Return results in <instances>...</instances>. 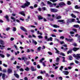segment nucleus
I'll return each mask as SVG.
<instances>
[{"instance_id":"f257e3e1","label":"nucleus","mask_w":80,"mask_h":80,"mask_svg":"<svg viewBox=\"0 0 80 80\" xmlns=\"http://www.w3.org/2000/svg\"><path fill=\"white\" fill-rule=\"evenodd\" d=\"M30 5V2L28 1H26V3L23 5L21 6V7L23 8H25L26 7H28Z\"/></svg>"},{"instance_id":"f03ea898","label":"nucleus","mask_w":80,"mask_h":80,"mask_svg":"<svg viewBox=\"0 0 80 80\" xmlns=\"http://www.w3.org/2000/svg\"><path fill=\"white\" fill-rule=\"evenodd\" d=\"M73 57H75V58H76L77 60H78L79 58H80V54H77V55L74 54L73 55Z\"/></svg>"},{"instance_id":"7ed1b4c3","label":"nucleus","mask_w":80,"mask_h":80,"mask_svg":"<svg viewBox=\"0 0 80 80\" xmlns=\"http://www.w3.org/2000/svg\"><path fill=\"white\" fill-rule=\"evenodd\" d=\"M65 40L67 41V42H72V41H73V39L72 38L71 39H68L67 38H66Z\"/></svg>"},{"instance_id":"20e7f679","label":"nucleus","mask_w":80,"mask_h":80,"mask_svg":"<svg viewBox=\"0 0 80 80\" xmlns=\"http://www.w3.org/2000/svg\"><path fill=\"white\" fill-rule=\"evenodd\" d=\"M20 28V29H21V30H22L24 32H27V29H26L25 28L22 26Z\"/></svg>"},{"instance_id":"39448f33","label":"nucleus","mask_w":80,"mask_h":80,"mask_svg":"<svg viewBox=\"0 0 80 80\" xmlns=\"http://www.w3.org/2000/svg\"><path fill=\"white\" fill-rule=\"evenodd\" d=\"M50 10L52 12H58V10L56 9H50Z\"/></svg>"},{"instance_id":"423d86ee","label":"nucleus","mask_w":80,"mask_h":80,"mask_svg":"<svg viewBox=\"0 0 80 80\" xmlns=\"http://www.w3.org/2000/svg\"><path fill=\"white\" fill-rule=\"evenodd\" d=\"M31 70L32 72H34L37 70V69L34 68V67L32 66L31 67Z\"/></svg>"},{"instance_id":"0eeeda50","label":"nucleus","mask_w":80,"mask_h":80,"mask_svg":"<svg viewBox=\"0 0 80 80\" xmlns=\"http://www.w3.org/2000/svg\"><path fill=\"white\" fill-rule=\"evenodd\" d=\"M22 60H24V62H25L26 60H27L28 58H27L26 57H22L21 58Z\"/></svg>"},{"instance_id":"6e6552de","label":"nucleus","mask_w":80,"mask_h":80,"mask_svg":"<svg viewBox=\"0 0 80 80\" xmlns=\"http://www.w3.org/2000/svg\"><path fill=\"white\" fill-rule=\"evenodd\" d=\"M59 5L60 7H62V6H63L64 5H65V3H64V2H61L58 4Z\"/></svg>"},{"instance_id":"1a4fd4ad","label":"nucleus","mask_w":80,"mask_h":80,"mask_svg":"<svg viewBox=\"0 0 80 80\" xmlns=\"http://www.w3.org/2000/svg\"><path fill=\"white\" fill-rule=\"evenodd\" d=\"M75 36L78 37V40L80 43V36H78V34H76Z\"/></svg>"},{"instance_id":"9d476101","label":"nucleus","mask_w":80,"mask_h":80,"mask_svg":"<svg viewBox=\"0 0 80 80\" xmlns=\"http://www.w3.org/2000/svg\"><path fill=\"white\" fill-rule=\"evenodd\" d=\"M25 12L24 11H21V12H19V14H20L21 15H23L24 17L25 16Z\"/></svg>"},{"instance_id":"9b49d317","label":"nucleus","mask_w":80,"mask_h":80,"mask_svg":"<svg viewBox=\"0 0 80 80\" xmlns=\"http://www.w3.org/2000/svg\"><path fill=\"white\" fill-rule=\"evenodd\" d=\"M58 22H62V23H65V22L64 20H58Z\"/></svg>"},{"instance_id":"f8f14e48","label":"nucleus","mask_w":80,"mask_h":80,"mask_svg":"<svg viewBox=\"0 0 80 80\" xmlns=\"http://www.w3.org/2000/svg\"><path fill=\"white\" fill-rule=\"evenodd\" d=\"M62 73H63L64 74V75H68V72L67 71H63L62 72Z\"/></svg>"},{"instance_id":"ddd939ff","label":"nucleus","mask_w":80,"mask_h":80,"mask_svg":"<svg viewBox=\"0 0 80 80\" xmlns=\"http://www.w3.org/2000/svg\"><path fill=\"white\" fill-rule=\"evenodd\" d=\"M8 73H10L12 72V69L9 68L8 70Z\"/></svg>"},{"instance_id":"4468645a","label":"nucleus","mask_w":80,"mask_h":80,"mask_svg":"<svg viewBox=\"0 0 80 80\" xmlns=\"http://www.w3.org/2000/svg\"><path fill=\"white\" fill-rule=\"evenodd\" d=\"M79 49H80V48H77L76 47H74V48H73V51H74V52H76V51H77V50H79Z\"/></svg>"},{"instance_id":"2eb2a0df","label":"nucleus","mask_w":80,"mask_h":80,"mask_svg":"<svg viewBox=\"0 0 80 80\" xmlns=\"http://www.w3.org/2000/svg\"><path fill=\"white\" fill-rule=\"evenodd\" d=\"M45 60V58H42L41 59L39 60V62L40 63H43V61Z\"/></svg>"},{"instance_id":"dca6fc26","label":"nucleus","mask_w":80,"mask_h":80,"mask_svg":"<svg viewBox=\"0 0 80 80\" xmlns=\"http://www.w3.org/2000/svg\"><path fill=\"white\" fill-rule=\"evenodd\" d=\"M74 8L76 9H80V7L77 5H76L74 7Z\"/></svg>"},{"instance_id":"f3484780","label":"nucleus","mask_w":80,"mask_h":80,"mask_svg":"<svg viewBox=\"0 0 80 80\" xmlns=\"http://www.w3.org/2000/svg\"><path fill=\"white\" fill-rule=\"evenodd\" d=\"M54 49L56 50V53H58V54H59V52H60V51L57 49L55 48H54Z\"/></svg>"},{"instance_id":"a211bd4d","label":"nucleus","mask_w":80,"mask_h":80,"mask_svg":"<svg viewBox=\"0 0 80 80\" xmlns=\"http://www.w3.org/2000/svg\"><path fill=\"white\" fill-rule=\"evenodd\" d=\"M32 42L33 43H34L35 45H37V42H36V41H35V40L33 39H32Z\"/></svg>"},{"instance_id":"6ab92c4d","label":"nucleus","mask_w":80,"mask_h":80,"mask_svg":"<svg viewBox=\"0 0 80 80\" xmlns=\"http://www.w3.org/2000/svg\"><path fill=\"white\" fill-rule=\"evenodd\" d=\"M4 17L7 19L8 22H9V19H8V15H7Z\"/></svg>"},{"instance_id":"aec40b11","label":"nucleus","mask_w":80,"mask_h":80,"mask_svg":"<svg viewBox=\"0 0 80 80\" xmlns=\"http://www.w3.org/2000/svg\"><path fill=\"white\" fill-rule=\"evenodd\" d=\"M0 43L1 45H4V42L2 40H0Z\"/></svg>"},{"instance_id":"412c9836","label":"nucleus","mask_w":80,"mask_h":80,"mask_svg":"<svg viewBox=\"0 0 80 80\" xmlns=\"http://www.w3.org/2000/svg\"><path fill=\"white\" fill-rule=\"evenodd\" d=\"M52 38L50 37L48 39L47 41H52Z\"/></svg>"},{"instance_id":"4be33fe9","label":"nucleus","mask_w":80,"mask_h":80,"mask_svg":"<svg viewBox=\"0 0 80 80\" xmlns=\"http://www.w3.org/2000/svg\"><path fill=\"white\" fill-rule=\"evenodd\" d=\"M14 75H15L17 78H19V76L18 74L15 73L14 74Z\"/></svg>"},{"instance_id":"5701e85b","label":"nucleus","mask_w":80,"mask_h":80,"mask_svg":"<svg viewBox=\"0 0 80 80\" xmlns=\"http://www.w3.org/2000/svg\"><path fill=\"white\" fill-rule=\"evenodd\" d=\"M38 18L39 20H42V19H43V18L42 17L41 15H39L38 16Z\"/></svg>"},{"instance_id":"b1692460","label":"nucleus","mask_w":80,"mask_h":80,"mask_svg":"<svg viewBox=\"0 0 80 80\" xmlns=\"http://www.w3.org/2000/svg\"><path fill=\"white\" fill-rule=\"evenodd\" d=\"M71 17H72L73 18H76V16L74 15L73 14H71Z\"/></svg>"},{"instance_id":"393cba45","label":"nucleus","mask_w":80,"mask_h":80,"mask_svg":"<svg viewBox=\"0 0 80 80\" xmlns=\"http://www.w3.org/2000/svg\"><path fill=\"white\" fill-rule=\"evenodd\" d=\"M14 48H15L16 49V50H18V49L17 48V45L14 44Z\"/></svg>"},{"instance_id":"a878e982","label":"nucleus","mask_w":80,"mask_h":80,"mask_svg":"<svg viewBox=\"0 0 80 80\" xmlns=\"http://www.w3.org/2000/svg\"><path fill=\"white\" fill-rule=\"evenodd\" d=\"M62 18V16H59L56 18V19H61Z\"/></svg>"},{"instance_id":"bb28decb","label":"nucleus","mask_w":80,"mask_h":80,"mask_svg":"<svg viewBox=\"0 0 80 80\" xmlns=\"http://www.w3.org/2000/svg\"><path fill=\"white\" fill-rule=\"evenodd\" d=\"M74 27H75V28H78L79 26L78 25H74L73 26Z\"/></svg>"},{"instance_id":"cd10ccee","label":"nucleus","mask_w":80,"mask_h":80,"mask_svg":"<svg viewBox=\"0 0 80 80\" xmlns=\"http://www.w3.org/2000/svg\"><path fill=\"white\" fill-rule=\"evenodd\" d=\"M2 78H3V79H5V74L3 73L2 74Z\"/></svg>"},{"instance_id":"c85d7f7f","label":"nucleus","mask_w":80,"mask_h":80,"mask_svg":"<svg viewBox=\"0 0 80 80\" xmlns=\"http://www.w3.org/2000/svg\"><path fill=\"white\" fill-rule=\"evenodd\" d=\"M25 70H26V71H29L30 69H29V68L28 67H27L25 69Z\"/></svg>"},{"instance_id":"c756f323","label":"nucleus","mask_w":80,"mask_h":80,"mask_svg":"<svg viewBox=\"0 0 80 80\" xmlns=\"http://www.w3.org/2000/svg\"><path fill=\"white\" fill-rule=\"evenodd\" d=\"M41 48H42L41 47H39L38 48H37V50L38 51H40V50H41Z\"/></svg>"},{"instance_id":"7c9ffc66","label":"nucleus","mask_w":80,"mask_h":80,"mask_svg":"<svg viewBox=\"0 0 80 80\" xmlns=\"http://www.w3.org/2000/svg\"><path fill=\"white\" fill-rule=\"evenodd\" d=\"M0 57H2V58H4V57H5V56L4 55L0 53Z\"/></svg>"},{"instance_id":"2f4dec72","label":"nucleus","mask_w":80,"mask_h":80,"mask_svg":"<svg viewBox=\"0 0 80 80\" xmlns=\"http://www.w3.org/2000/svg\"><path fill=\"white\" fill-rule=\"evenodd\" d=\"M53 27H55V28H59V27L58 26L56 25H53Z\"/></svg>"},{"instance_id":"473e14b6","label":"nucleus","mask_w":80,"mask_h":80,"mask_svg":"<svg viewBox=\"0 0 80 80\" xmlns=\"http://www.w3.org/2000/svg\"><path fill=\"white\" fill-rule=\"evenodd\" d=\"M63 68V66H62L60 67V68H59V69L61 70V72H62V69Z\"/></svg>"},{"instance_id":"72a5a7b5","label":"nucleus","mask_w":80,"mask_h":80,"mask_svg":"<svg viewBox=\"0 0 80 80\" xmlns=\"http://www.w3.org/2000/svg\"><path fill=\"white\" fill-rule=\"evenodd\" d=\"M38 79H42V76H39L37 77Z\"/></svg>"},{"instance_id":"f704fd0d","label":"nucleus","mask_w":80,"mask_h":80,"mask_svg":"<svg viewBox=\"0 0 80 80\" xmlns=\"http://www.w3.org/2000/svg\"><path fill=\"white\" fill-rule=\"evenodd\" d=\"M59 60L60 58H59L58 57H57L56 59V62H59Z\"/></svg>"},{"instance_id":"c9c22d12","label":"nucleus","mask_w":80,"mask_h":80,"mask_svg":"<svg viewBox=\"0 0 80 80\" xmlns=\"http://www.w3.org/2000/svg\"><path fill=\"white\" fill-rule=\"evenodd\" d=\"M12 31H13L14 32H15L16 30H17V29H16V28L14 27L12 28Z\"/></svg>"},{"instance_id":"e433bc0d","label":"nucleus","mask_w":80,"mask_h":80,"mask_svg":"<svg viewBox=\"0 0 80 80\" xmlns=\"http://www.w3.org/2000/svg\"><path fill=\"white\" fill-rule=\"evenodd\" d=\"M29 27H31V28H36V27L34 26L30 25L29 26Z\"/></svg>"},{"instance_id":"4c0bfd02","label":"nucleus","mask_w":80,"mask_h":80,"mask_svg":"<svg viewBox=\"0 0 80 80\" xmlns=\"http://www.w3.org/2000/svg\"><path fill=\"white\" fill-rule=\"evenodd\" d=\"M15 55H17V54H19V53H20V52L18 51H17V52H15Z\"/></svg>"},{"instance_id":"58836bf2","label":"nucleus","mask_w":80,"mask_h":80,"mask_svg":"<svg viewBox=\"0 0 80 80\" xmlns=\"http://www.w3.org/2000/svg\"><path fill=\"white\" fill-rule=\"evenodd\" d=\"M11 18L12 20H13V21L14 22H15V18H13V17H11Z\"/></svg>"},{"instance_id":"ea45409f","label":"nucleus","mask_w":80,"mask_h":80,"mask_svg":"<svg viewBox=\"0 0 80 80\" xmlns=\"http://www.w3.org/2000/svg\"><path fill=\"white\" fill-rule=\"evenodd\" d=\"M48 53L49 54V55H53V54L51 52H48Z\"/></svg>"},{"instance_id":"a19ab883","label":"nucleus","mask_w":80,"mask_h":80,"mask_svg":"<svg viewBox=\"0 0 80 80\" xmlns=\"http://www.w3.org/2000/svg\"><path fill=\"white\" fill-rule=\"evenodd\" d=\"M38 37L39 38H43V37L41 35H39L38 36Z\"/></svg>"},{"instance_id":"79ce46f5","label":"nucleus","mask_w":80,"mask_h":80,"mask_svg":"<svg viewBox=\"0 0 80 80\" xmlns=\"http://www.w3.org/2000/svg\"><path fill=\"white\" fill-rule=\"evenodd\" d=\"M59 42L61 44V45H62V44H63L64 43H65L63 41H60Z\"/></svg>"},{"instance_id":"37998d69","label":"nucleus","mask_w":80,"mask_h":80,"mask_svg":"<svg viewBox=\"0 0 80 80\" xmlns=\"http://www.w3.org/2000/svg\"><path fill=\"white\" fill-rule=\"evenodd\" d=\"M26 64L27 65H28L30 64V61H27L26 62Z\"/></svg>"},{"instance_id":"c03bdc74","label":"nucleus","mask_w":80,"mask_h":80,"mask_svg":"<svg viewBox=\"0 0 80 80\" xmlns=\"http://www.w3.org/2000/svg\"><path fill=\"white\" fill-rule=\"evenodd\" d=\"M72 59H73V58H72V56H70L69 57V60H72Z\"/></svg>"},{"instance_id":"a18cd8bd","label":"nucleus","mask_w":80,"mask_h":80,"mask_svg":"<svg viewBox=\"0 0 80 80\" xmlns=\"http://www.w3.org/2000/svg\"><path fill=\"white\" fill-rule=\"evenodd\" d=\"M68 5H71V2L70 1H68L67 2Z\"/></svg>"},{"instance_id":"49530a36","label":"nucleus","mask_w":80,"mask_h":80,"mask_svg":"<svg viewBox=\"0 0 80 80\" xmlns=\"http://www.w3.org/2000/svg\"><path fill=\"white\" fill-rule=\"evenodd\" d=\"M19 70L20 71H21V72H23V71H24V70L22 68H21L20 69H19Z\"/></svg>"},{"instance_id":"de8ad7c7","label":"nucleus","mask_w":80,"mask_h":80,"mask_svg":"<svg viewBox=\"0 0 80 80\" xmlns=\"http://www.w3.org/2000/svg\"><path fill=\"white\" fill-rule=\"evenodd\" d=\"M46 71H43H43H41L40 72V73H41V74H43V73H46Z\"/></svg>"},{"instance_id":"09e8293b","label":"nucleus","mask_w":80,"mask_h":80,"mask_svg":"<svg viewBox=\"0 0 80 80\" xmlns=\"http://www.w3.org/2000/svg\"><path fill=\"white\" fill-rule=\"evenodd\" d=\"M47 3L48 4H49V5H51L52 4V2H50L49 1L47 2Z\"/></svg>"},{"instance_id":"8fccbe9b","label":"nucleus","mask_w":80,"mask_h":80,"mask_svg":"<svg viewBox=\"0 0 80 80\" xmlns=\"http://www.w3.org/2000/svg\"><path fill=\"white\" fill-rule=\"evenodd\" d=\"M10 28H7L6 29V30L7 31H8V30H10Z\"/></svg>"},{"instance_id":"3c124183","label":"nucleus","mask_w":80,"mask_h":80,"mask_svg":"<svg viewBox=\"0 0 80 80\" xmlns=\"http://www.w3.org/2000/svg\"><path fill=\"white\" fill-rule=\"evenodd\" d=\"M14 40V38H10V40L11 41H13Z\"/></svg>"},{"instance_id":"603ef678","label":"nucleus","mask_w":80,"mask_h":80,"mask_svg":"<svg viewBox=\"0 0 80 80\" xmlns=\"http://www.w3.org/2000/svg\"><path fill=\"white\" fill-rule=\"evenodd\" d=\"M72 52V51L70 50L69 51H68L67 52V54H69L70 53H71Z\"/></svg>"},{"instance_id":"864d4df0","label":"nucleus","mask_w":80,"mask_h":80,"mask_svg":"<svg viewBox=\"0 0 80 80\" xmlns=\"http://www.w3.org/2000/svg\"><path fill=\"white\" fill-rule=\"evenodd\" d=\"M55 41H57V42H59V40H58V39L57 38H55L54 39Z\"/></svg>"},{"instance_id":"5fc2aeb1","label":"nucleus","mask_w":80,"mask_h":80,"mask_svg":"<svg viewBox=\"0 0 80 80\" xmlns=\"http://www.w3.org/2000/svg\"><path fill=\"white\" fill-rule=\"evenodd\" d=\"M6 55H7V57H10V55L9 54H6Z\"/></svg>"},{"instance_id":"6e6d98bb","label":"nucleus","mask_w":80,"mask_h":80,"mask_svg":"<svg viewBox=\"0 0 80 80\" xmlns=\"http://www.w3.org/2000/svg\"><path fill=\"white\" fill-rule=\"evenodd\" d=\"M37 67L38 68H40V66L39 64L37 66Z\"/></svg>"},{"instance_id":"4d7b16f0","label":"nucleus","mask_w":80,"mask_h":80,"mask_svg":"<svg viewBox=\"0 0 80 80\" xmlns=\"http://www.w3.org/2000/svg\"><path fill=\"white\" fill-rule=\"evenodd\" d=\"M71 21L72 22H74V21H75V19L74 18L72 19H71Z\"/></svg>"},{"instance_id":"13d9d810","label":"nucleus","mask_w":80,"mask_h":80,"mask_svg":"<svg viewBox=\"0 0 80 80\" xmlns=\"http://www.w3.org/2000/svg\"><path fill=\"white\" fill-rule=\"evenodd\" d=\"M16 68H18V69L20 68H21V67L20 66H16Z\"/></svg>"},{"instance_id":"bf43d9fd","label":"nucleus","mask_w":80,"mask_h":80,"mask_svg":"<svg viewBox=\"0 0 80 80\" xmlns=\"http://www.w3.org/2000/svg\"><path fill=\"white\" fill-rule=\"evenodd\" d=\"M64 37L63 36H61V37H60V39H64Z\"/></svg>"},{"instance_id":"052dcab7","label":"nucleus","mask_w":80,"mask_h":80,"mask_svg":"<svg viewBox=\"0 0 80 80\" xmlns=\"http://www.w3.org/2000/svg\"><path fill=\"white\" fill-rule=\"evenodd\" d=\"M50 77H52V78H53V77H55V75H54L53 74H52L51 75Z\"/></svg>"},{"instance_id":"680f3d73","label":"nucleus","mask_w":80,"mask_h":80,"mask_svg":"<svg viewBox=\"0 0 80 80\" xmlns=\"http://www.w3.org/2000/svg\"><path fill=\"white\" fill-rule=\"evenodd\" d=\"M3 66L4 67H7V65L6 64H3Z\"/></svg>"},{"instance_id":"e2e57ef3","label":"nucleus","mask_w":80,"mask_h":80,"mask_svg":"<svg viewBox=\"0 0 80 80\" xmlns=\"http://www.w3.org/2000/svg\"><path fill=\"white\" fill-rule=\"evenodd\" d=\"M51 36L52 37H56V36H55V35L54 34H52L51 35Z\"/></svg>"},{"instance_id":"0e129e2a","label":"nucleus","mask_w":80,"mask_h":80,"mask_svg":"<svg viewBox=\"0 0 80 80\" xmlns=\"http://www.w3.org/2000/svg\"><path fill=\"white\" fill-rule=\"evenodd\" d=\"M24 80H28V78L27 77H25L24 78Z\"/></svg>"},{"instance_id":"69168bd1","label":"nucleus","mask_w":80,"mask_h":80,"mask_svg":"<svg viewBox=\"0 0 80 80\" xmlns=\"http://www.w3.org/2000/svg\"><path fill=\"white\" fill-rule=\"evenodd\" d=\"M58 79H59L60 80H62V77H59L58 78Z\"/></svg>"},{"instance_id":"338daca9","label":"nucleus","mask_w":80,"mask_h":80,"mask_svg":"<svg viewBox=\"0 0 80 80\" xmlns=\"http://www.w3.org/2000/svg\"><path fill=\"white\" fill-rule=\"evenodd\" d=\"M73 45L74 46V47H77V44L76 43L73 44Z\"/></svg>"},{"instance_id":"774afa93","label":"nucleus","mask_w":80,"mask_h":80,"mask_svg":"<svg viewBox=\"0 0 80 80\" xmlns=\"http://www.w3.org/2000/svg\"><path fill=\"white\" fill-rule=\"evenodd\" d=\"M42 9L44 10H46V8L45 7H43L42 8Z\"/></svg>"}]
</instances>
